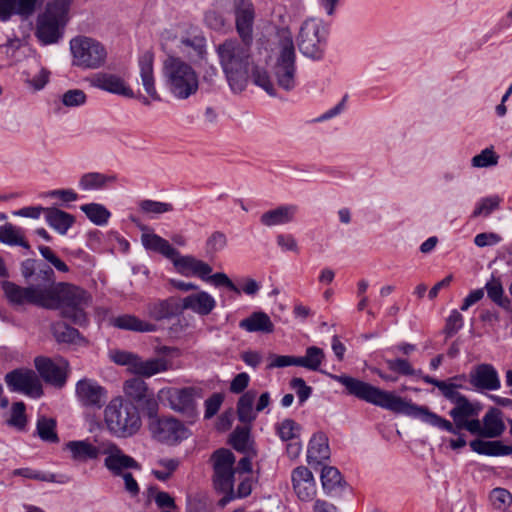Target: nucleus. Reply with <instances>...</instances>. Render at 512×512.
Segmentation results:
<instances>
[{
    "label": "nucleus",
    "instance_id": "obj_39",
    "mask_svg": "<svg viewBox=\"0 0 512 512\" xmlns=\"http://www.w3.org/2000/svg\"><path fill=\"white\" fill-rule=\"evenodd\" d=\"M36 279L39 280L37 284H32L36 290H44L46 292V302L53 306L56 304V298L54 297V289L56 288L54 281V271L49 267L45 266L38 270Z\"/></svg>",
    "mask_w": 512,
    "mask_h": 512
},
{
    "label": "nucleus",
    "instance_id": "obj_33",
    "mask_svg": "<svg viewBox=\"0 0 512 512\" xmlns=\"http://www.w3.org/2000/svg\"><path fill=\"white\" fill-rule=\"evenodd\" d=\"M44 213L47 224L60 235H65L75 222L72 214L58 208H46Z\"/></svg>",
    "mask_w": 512,
    "mask_h": 512
},
{
    "label": "nucleus",
    "instance_id": "obj_10",
    "mask_svg": "<svg viewBox=\"0 0 512 512\" xmlns=\"http://www.w3.org/2000/svg\"><path fill=\"white\" fill-rule=\"evenodd\" d=\"M328 36V28L319 18L306 19L299 30L298 47L301 53L311 59L323 57Z\"/></svg>",
    "mask_w": 512,
    "mask_h": 512
},
{
    "label": "nucleus",
    "instance_id": "obj_64",
    "mask_svg": "<svg viewBox=\"0 0 512 512\" xmlns=\"http://www.w3.org/2000/svg\"><path fill=\"white\" fill-rule=\"evenodd\" d=\"M500 199L497 196L483 198L476 206L473 216L478 217L480 215L488 216L493 210L498 208Z\"/></svg>",
    "mask_w": 512,
    "mask_h": 512
},
{
    "label": "nucleus",
    "instance_id": "obj_22",
    "mask_svg": "<svg viewBox=\"0 0 512 512\" xmlns=\"http://www.w3.org/2000/svg\"><path fill=\"white\" fill-rule=\"evenodd\" d=\"M293 489L302 501H310L316 495V483L312 472L304 466H299L291 474Z\"/></svg>",
    "mask_w": 512,
    "mask_h": 512
},
{
    "label": "nucleus",
    "instance_id": "obj_56",
    "mask_svg": "<svg viewBox=\"0 0 512 512\" xmlns=\"http://www.w3.org/2000/svg\"><path fill=\"white\" fill-rule=\"evenodd\" d=\"M301 427L292 419L283 420L277 427L278 435L283 441L297 437Z\"/></svg>",
    "mask_w": 512,
    "mask_h": 512
},
{
    "label": "nucleus",
    "instance_id": "obj_21",
    "mask_svg": "<svg viewBox=\"0 0 512 512\" xmlns=\"http://www.w3.org/2000/svg\"><path fill=\"white\" fill-rule=\"evenodd\" d=\"M177 48L189 58L204 59L207 54L205 37L192 25H188L185 34L181 35Z\"/></svg>",
    "mask_w": 512,
    "mask_h": 512
},
{
    "label": "nucleus",
    "instance_id": "obj_23",
    "mask_svg": "<svg viewBox=\"0 0 512 512\" xmlns=\"http://www.w3.org/2000/svg\"><path fill=\"white\" fill-rule=\"evenodd\" d=\"M299 207L296 204H283L265 211L260 216V222L265 227L288 225L295 221Z\"/></svg>",
    "mask_w": 512,
    "mask_h": 512
},
{
    "label": "nucleus",
    "instance_id": "obj_30",
    "mask_svg": "<svg viewBox=\"0 0 512 512\" xmlns=\"http://www.w3.org/2000/svg\"><path fill=\"white\" fill-rule=\"evenodd\" d=\"M145 504L147 507L155 506L158 512H179L174 497L168 492L159 490L156 486H150L145 491Z\"/></svg>",
    "mask_w": 512,
    "mask_h": 512
},
{
    "label": "nucleus",
    "instance_id": "obj_42",
    "mask_svg": "<svg viewBox=\"0 0 512 512\" xmlns=\"http://www.w3.org/2000/svg\"><path fill=\"white\" fill-rule=\"evenodd\" d=\"M0 242L10 246H21L27 250L30 249L29 243L24 239L22 229L11 223L0 226Z\"/></svg>",
    "mask_w": 512,
    "mask_h": 512
},
{
    "label": "nucleus",
    "instance_id": "obj_32",
    "mask_svg": "<svg viewBox=\"0 0 512 512\" xmlns=\"http://www.w3.org/2000/svg\"><path fill=\"white\" fill-rule=\"evenodd\" d=\"M168 368L169 362L163 357L143 360L140 356H137V360L133 365V370L131 373L149 378L155 374L167 371Z\"/></svg>",
    "mask_w": 512,
    "mask_h": 512
},
{
    "label": "nucleus",
    "instance_id": "obj_43",
    "mask_svg": "<svg viewBox=\"0 0 512 512\" xmlns=\"http://www.w3.org/2000/svg\"><path fill=\"white\" fill-rule=\"evenodd\" d=\"M147 391V384L141 378H131L123 384V392L131 402H143L147 398Z\"/></svg>",
    "mask_w": 512,
    "mask_h": 512
},
{
    "label": "nucleus",
    "instance_id": "obj_54",
    "mask_svg": "<svg viewBox=\"0 0 512 512\" xmlns=\"http://www.w3.org/2000/svg\"><path fill=\"white\" fill-rule=\"evenodd\" d=\"M137 356V354L124 350L114 349L109 351L110 360L118 365L127 366L130 372L133 370V365L137 360Z\"/></svg>",
    "mask_w": 512,
    "mask_h": 512
},
{
    "label": "nucleus",
    "instance_id": "obj_13",
    "mask_svg": "<svg viewBox=\"0 0 512 512\" xmlns=\"http://www.w3.org/2000/svg\"><path fill=\"white\" fill-rule=\"evenodd\" d=\"M36 370L42 379L55 386L63 387L67 380L68 373V362L62 358H48L44 356H38L34 360Z\"/></svg>",
    "mask_w": 512,
    "mask_h": 512
},
{
    "label": "nucleus",
    "instance_id": "obj_6",
    "mask_svg": "<svg viewBox=\"0 0 512 512\" xmlns=\"http://www.w3.org/2000/svg\"><path fill=\"white\" fill-rule=\"evenodd\" d=\"M272 73L277 85L291 91L296 86V53L291 32L282 29L278 32V43L275 48V63Z\"/></svg>",
    "mask_w": 512,
    "mask_h": 512
},
{
    "label": "nucleus",
    "instance_id": "obj_4",
    "mask_svg": "<svg viewBox=\"0 0 512 512\" xmlns=\"http://www.w3.org/2000/svg\"><path fill=\"white\" fill-rule=\"evenodd\" d=\"M108 431L118 438H129L138 433L142 420L138 407L121 396L112 398L104 409Z\"/></svg>",
    "mask_w": 512,
    "mask_h": 512
},
{
    "label": "nucleus",
    "instance_id": "obj_53",
    "mask_svg": "<svg viewBox=\"0 0 512 512\" xmlns=\"http://www.w3.org/2000/svg\"><path fill=\"white\" fill-rule=\"evenodd\" d=\"M157 465H159L162 469H153L152 474L160 481L168 480L173 472L178 468L179 461L177 459H160L157 461Z\"/></svg>",
    "mask_w": 512,
    "mask_h": 512
},
{
    "label": "nucleus",
    "instance_id": "obj_5",
    "mask_svg": "<svg viewBox=\"0 0 512 512\" xmlns=\"http://www.w3.org/2000/svg\"><path fill=\"white\" fill-rule=\"evenodd\" d=\"M70 5L71 0H54L37 17L35 36L42 45L56 44L62 38Z\"/></svg>",
    "mask_w": 512,
    "mask_h": 512
},
{
    "label": "nucleus",
    "instance_id": "obj_46",
    "mask_svg": "<svg viewBox=\"0 0 512 512\" xmlns=\"http://www.w3.org/2000/svg\"><path fill=\"white\" fill-rule=\"evenodd\" d=\"M189 24L181 23L177 24L175 26H171L170 28L164 29L160 34V45L161 48L168 52V54L171 53V44L176 43L180 44V37L181 35H184L187 27Z\"/></svg>",
    "mask_w": 512,
    "mask_h": 512
},
{
    "label": "nucleus",
    "instance_id": "obj_55",
    "mask_svg": "<svg viewBox=\"0 0 512 512\" xmlns=\"http://www.w3.org/2000/svg\"><path fill=\"white\" fill-rule=\"evenodd\" d=\"M472 166L485 168L495 166L498 163V156L492 148H486L480 154L475 155L471 160Z\"/></svg>",
    "mask_w": 512,
    "mask_h": 512
},
{
    "label": "nucleus",
    "instance_id": "obj_59",
    "mask_svg": "<svg viewBox=\"0 0 512 512\" xmlns=\"http://www.w3.org/2000/svg\"><path fill=\"white\" fill-rule=\"evenodd\" d=\"M386 364L391 371L397 372L402 375H419L421 371H416L408 360L397 358L387 359Z\"/></svg>",
    "mask_w": 512,
    "mask_h": 512
},
{
    "label": "nucleus",
    "instance_id": "obj_12",
    "mask_svg": "<svg viewBox=\"0 0 512 512\" xmlns=\"http://www.w3.org/2000/svg\"><path fill=\"white\" fill-rule=\"evenodd\" d=\"M105 455L104 466L114 476L122 475L129 469L140 470V464L114 442L106 440L102 444V454Z\"/></svg>",
    "mask_w": 512,
    "mask_h": 512
},
{
    "label": "nucleus",
    "instance_id": "obj_44",
    "mask_svg": "<svg viewBox=\"0 0 512 512\" xmlns=\"http://www.w3.org/2000/svg\"><path fill=\"white\" fill-rule=\"evenodd\" d=\"M324 359V351L317 346L308 347L304 356L297 357L298 366L311 371H321L320 367Z\"/></svg>",
    "mask_w": 512,
    "mask_h": 512
},
{
    "label": "nucleus",
    "instance_id": "obj_20",
    "mask_svg": "<svg viewBox=\"0 0 512 512\" xmlns=\"http://www.w3.org/2000/svg\"><path fill=\"white\" fill-rule=\"evenodd\" d=\"M254 5L251 0H237L235 8L236 30L241 40L253 41Z\"/></svg>",
    "mask_w": 512,
    "mask_h": 512
},
{
    "label": "nucleus",
    "instance_id": "obj_40",
    "mask_svg": "<svg viewBox=\"0 0 512 512\" xmlns=\"http://www.w3.org/2000/svg\"><path fill=\"white\" fill-rule=\"evenodd\" d=\"M257 393L254 390L245 392L237 402V416L240 422L249 424L256 419V409H253V405L256 399Z\"/></svg>",
    "mask_w": 512,
    "mask_h": 512
},
{
    "label": "nucleus",
    "instance_id": "obj_1",
    "mask_svg": "<svg viewBox=\"0 0 512 512\" xmlns=\"http://www.w3.org/2000/svg\"><path fill=\"white\" fill-rule=\"evenodd\" d=\"M330 377L342 384L349 395L355 396L373 405L387 409L394 413L404 414L413 418L421 419L423 422L445 430L452 434H458V430L466 429L472 434L483 437V422L478 419H466L458 426L430 411L426 406H418L406 401L392 392L381 390L369 383L353 378L348 375H330Z\"/></svg>",
    "mask_w": 512,
    "mask_h": 512
},
{
    "label": "nucleus",
    "instance_id": "obj_29",
    "mask_svg": "<svg viewBox=\"0 0 512 512\" xmlns=\"http://www.w3.org/2000/svg\"><path fill=\"white\" fill-rule=\"evenodd\" d=\"M153 63L154 56L152 53L145 52L143 55H141L139 58L140 77L145 92L151 97L152 100L160 101V95L158 94L155 87Z\"/></svg>",
    "mask_w": 512,
    "mask_h": 512
},
{
    "label": "nucleus",
    "instance_id": "obj_8",
    "mask_svg": "<svg viewBox=\"0 0 512 512\" xmlns=\"http://www.w3.org/2000/svg\"><path fill=\"white\" fill-rule=\"evenodd\" d=\"M72 65L82 70H97L105 66L108 58L106 46L99 40L78 35L69 42Z\"/></svg>",
    "mask_w": 512,
    "mask_h": 512
},
{
    "label": "nucleus",
    "instance_id": "obj_60",
    "mask_svg": "<svg viewBox=\"0 0 512 512\" xmlns=\"http://www.w3.org/2000/svg\"><path fill=\"white\" fill-rule=\"evenodd\" d=\"M227 245V237L223 232H213L206 241V251L215 254L222 251Z\"/></svg>",
    "mask_w": 512,
    "mask_h": 512
},
{
    "label": "nucleus",
    "instance_id": "obj_24",
    "mask_svg": "<svg viewBox=\"0 0 512 512\" xmlns=\"http://www.w3.org/2000/svg\"><path fill=\"white\" fill-rule=\"evenodd\" d=\"M104 441L94 440H74L65 445V449L70 452L74 461L86 462L97 459L102 454V444Z\"/></svg>",
    "mask_w": 512,
    "mask_h": 512
},
{
    "label": "nucleus",
    "instance_id": "obj_14",
    "mask_svg": "<svg viewBox=\"0 0 512 512\" xmlns=\"http://www.w3.org/2000/svg\"><path fill=\"white\" fill-rule=\"evenodd\" d=\"M5 381L10 390L33 398H38L43 393L38 376L30 369L13 370L5 376Z\"/></svg>",
    "mask_w": 512,
    "mask_h": 512
},
{
    "label": "nucleus",
    "instance_id": "obj_28",
    "mask_svg": "<svg viewBox=\"0 0 512 512\" xmlns=\"http://www.w3.org/2000/svg\"><path fill=\"white\" fill-rule=\"evenodd\" d=\"M179 311L180 307L173 298L150 301L144 309L145 315L154 321L170 319L177 315Z\"/></svg>",
    "mask_w": 512,
    "mask_h": 512
},
{
    "label": "nucleus",
    "instance_id": "obj_50",
    "mask_svg": "<svg viewBox=\"0 0 512 512\" xmlns=\"http://www.w3.org/2000/svg\"><path fill=\"white\" fill-rule=\"evenodd\" d=\"M55 428L56 422L52 418L41 417L37 421V434L43 441L51 443L59 441Z\"/></svg>",
    "mask_w": 512,
    "mask_h": 512
},
{
    "label": "nucleus",
    "instance_id": "obj_18",
    "mask_svg": "<svg viewBox=\"0 0 512 512\" xmlns=\"http://www.w3.org/2000/svg\"><path fill=\"white\" fill-rule=\"evenodd\" d=\"M170 261L175 270L186 277L194 276L205 280L212 272V267L208 263L192 255H181L178 250H176V255Z\"/></svg>",
    "mask_w": 512,
    "mask_h": 512
},
{
    "label": "nucleus",
    "instance_id": "obj_35",
    "mask_svg": "<svg viewBox=\"0 0 512 512\" xmlns=\"http://www.w3.org/2000/svg\"><path fill=\"white\" fill-rule=\"evenodd\" d=\"M240 328L248 332L272 333L274 324L270 317L262 311L254 312L239 323Z\"/></svg>",
    "mask_w": 512,
    "mask_h": 512
},
{
    "label": "nucleus",
    "instance_id": "obj_58",
    "mask_svg": "<svg viewBox=\"0 0 512 512\" xmlns=\"http://www.w3.org/2000/svg\"><path fill=\"white\" fill-rule=\"evenodd\" d=\"M87 96L81 89H70L62 95V103L66 107H79L86 103Z\"/></svg>",
    "mask_w": 512,
    "mask_h": 512
},
{
    "label": "nucleus",
    "instance_id": "obj_11",
    "mask_svg": "<svg viewBox=\"0 0 512 512\" xmlns=\"http://www.w3.org/2000/svg\"><path fill=\"white\" fill-rule=\"evenodd\" d=\"M149 428L155 439L169 445L176 444L189 435L184 424L172 417L154 418Z\"/></svg>",
    "mask_w": 512,
    "mask_h": 512
},
{
    "label": "nucleus",
    "instance_id": "obj_48",
    "mask_svg": "<svg viewBox=\"0 0 512 512\" xmlns=\"http://www.w3.org/2000/svg\"><path fill=\"white\" fill-rule=\"evenodd\" d=\"M139 209L144 215L157 218L161 214L172 212L174 207L171 203L144 199L139 202Z\"/></svg>",
    "mask_w": 512,
    "mask_h": 512
},
{
    "label": "nucleus",
    "instance_id": "obj_49",
    "mask_svg": "<svg viewBox=\"0 0 512 512\" xmlns=\"http://www.w3.org/2000/svg\"><path fill=\"white\" fill-rule=\"evenodd\" d=\"M484 289L487 292L488 297L498 306L508 309L510 300L504 296V289L502 283L497 278H492L485 284Z\"/></svg>",
    "mask_w": 512,
    "mask_h": 512
},
{
    "label": "nucleus",
    "instance_id": "obj_17",
    "mask_svg": "<svg viewBox=\"0 0 512 512\" xmlns=\"http://www.w3.org/2000/svg\"><path fill=\"white\" fill-rule=\"evenodd\" d=\"M2 287L6 297L12 304L24 305L29 303L41 307L50 305L46 302V292L44 290H36L33 285L21 287L12 282H4Z\"/></svg>",
    "mask_w": 512,
    "mask_h": 512
},
{
    "label": "nucleus",
    "instance_id": "obj_27",
    "mask_svg": "<svg viewBox=\"0 0 512 512\" xmlns=\"http://www.w3.org/2000/svg\"><path fill=\"white\" fill-rule=\"evenodd\" d=\"M471 384L484 390H497L500 380L496 369L490 364L477 365L470 373Z\"/></svg>",
    "mask_w": 512,
    "mask_h": 512
},
{
    "label": "nucleus",
    "instance_id": "obj_19",
    "mask_svg": "<svg viewBox=\"0 0 512 512\" xmlns=\"http://www.w3.org/2000/svg\"><path fill=\"white\" fill-rule=\"evenodd\" d=\"M87 81L92 87L104 90L106 92L125 96L128 98L134 97V92L132 89L118 75L100 72L90 76Z\"/></svg>",
    "mask_w": 512,
    "mask_h": 512
},
{
    "label": "nucleus",
    "instance_id": "obj_15",
    "mask_svg": "<svg viewBox=\"0 0 512 512\" xmlns=\"http://www.w3.org/2000/svg\"><path fill=\"white\" fill-rule=\"evenodd\" d=\"M158 398L160 401L167 403L176 412L183 413L189 417L195 415L193 388H163L158 392Z\"/></svg>",
    "mask_w": 512,
    "mask_h": 512
},
{
    "label": "nucleus",
    "instance_id": "obj_37",
    "mask_svg": "<svg viewBox=\"0 0 512 512\" xmlns=\"http://www.w3.org/2000/svg\"><path fill=\"white\" fill-rule=\"evenodd\" d=\"M483 437L497 438L505 431V424L502 419V412L499 409L491 408L484 415Z\"/></svg>",
    "mask_w": 512,
    "mask_h": 512
},
{
    "label": "nucleus",
    "instance_id": "obj_7",
    "mask_svg": "<svg viewBox=\"0 0 512 512\" xmlns=\"http://www.w3.org/2000/svg\"><path fill=\"white\" fill-rule=\"evenodd\" d=\"M54 293L56 304L45 308L62 307L63 315L75 324L84 325L87 322L85 309L91 303V296L85 290L71 284L59 283Z\"/></svg>",
    "mask_w": 512,
    "mask_h": 512
},
{
    "label": "nucleus",
    "instance_id": "obj_16",
    "mask_svg": "<svg viewBox=\"0 0 512 512\" xmlns=\"http://www.w3.org/2000/svg\"><path fill=\"white\" fill-rule=\"evenodd\" d=\"M75 394L81 406L89 409H101L107 400V390L98 382L84 378L76 383Z\"/></svg>",
    "mask_w": 512,
    "mask_h": 512
},
{
    "label": "nucleus",
    "instance_id": "obj_25",
    "mask_svg": "<svg viewBox=\"0 0 512 512\" xmlns=\"http://www.w3.org/2000/svg\"><path fill=\"white\" fill-rule=\"evenodd\" d=\"M216 308L215 298L204 290L189 294L182 299L181 309L199 316H207Z\"/></svg>",
    "mask_w": 512,
    "mask_h": 512
},
{
    "label": "nucleus",
    "instance_id": "obj_51",
    "mask_svg": "<svg viewBox=\"0 0 512 512\" xmlns=\"http://www.w3.org/2000/svg\"><path fill=\"white\" fill-rule=\"evenodd\" d=\"M52 333L57 342L74 343L79 337V332L64 322H57L52 325Z\"/></svg>",
    "mask_w": 512,
    "mask_h": 512
},
{
    "label": "nucleus",
    "instance_id": "obj_41",
    "mask_svg": "<svg viewBox=\"0 0 512 512\" xmlns=\"http://www.w3.org/2000/svg\"><path fill=\"white\" fill-rule=\"evenodd\" d=\"M116 177L105 175L99 172H89L83 174L79 179V187L83 191L101 190L110 182H115Z\"/></svg>",
    "mask_w": 512,
    "mask_h": 512
},
{
    "label": "nucleus",
    "instance_id": "obj_63",
    "mask_svg": "<svg viewBox=\"0 0 512 512\" xmlns=\"http://www.w3.org/2000/svg\"><path fill=\"white\" fill-rule=\"evenodd\" d=\"M490 500L495 508L502 509L511 504L512 495L504 488H495L490 493Z\"/></svg>",
    "mask_w": 512,
    "mask_h": 512
},
{
    "label": "nucleus",
    "instance_id": "obj_57",
    "mask_svg": "<svg viewBox=\"0 0 512 512\" xmlns=\"http://www.w3.org/2000/svg\"><path fill=\"white\" fill-rule=\"evenodd\" d=\"M213 284L215 287H226L230 291H233L235 294L240 295L241 289L238 288L232 280L227 276V274L223 272H217L215 274H209L207 278L204 280Z\"/></svg>",
    "mask_w": 512,
    "mask_h": 512
},
{
    "label": "nucleus",
    "instance_id": "obj_38",
    "mask_svg": "<svg viewBox=\"0 0 512 512\" xmlns=\"http://www.w3.org/2000/svg\"><path fill=\"white\" fill-rule=\"evenodd\" d=\"M470 447L474 452L487 456H505L512 454V447L504 445L500 441L475 439L470 442Z\"/></svg>",
    "mask_w": 512,
    "mask_h": 512
},
{
    "label": "nucleus",
    "instance_id": "obj_2",
    "mask_svg": "<svg viewBox=\"0 0 512 512\" xmlns=\"http://www.w3.org/2000/svg\"><path fill=\"white\" fill-rule=\"evenodd\" d=\"M251 44L241 39H226L216 47L219 64L233 92L239 93L245 89L251 66L254 84L274 96V84L266 70L260 67L259 61L251 56Z\"/></svg>",
    "mask_w": 512,
    "mask_h": 512
},
{
    "label": "nucleus",
    "instance_id": "obj_3",
    "mask_svg": "<svg viewBox=\"0 0 512 512\" xmlns=\"http://www.w3.org/2000/svg\"><path fill=\"white\" fill-rule=\"evenodd\" d=\"M161 77L165 89L176 100H187L199 90V73L191 63L175 54H167L163 60Z\"/></svg>",
    "mask_w": 512,
    "mask_h": 512
},
{
    "label": "nucleus",
    "instance_id": "obj_47",
    "mask_svg": "<svg viewBox=\"0 0 512 512\" xmlns=\"http://www.w3.org/2000/svg\"><path fill=\"white\" fill-rule=\"evenodd\" d=\"M80 209L92 223L98 226L105 225L111 216L107 208L98 203L84 204Z\"/></svg>",
    "mask_w": 512,
    "mask_h": 512
},
{
    "label": "nucleus",
    "instance_id": "obj_52",
    "mask_svg": "<svg viewBox=\"0 0 512 512\" xmlns=\"http://www.w3.org/2000/svg\"><path fill=\"white\" fill-rule=\"evenodd\" d=\"M342 477L339 470L335 467L325 466L321 472V483L324 491L332 492L336 487L340 486Z\"/></svg>",
    "mask_w": 512,
    "mask_h": 512
},
{
    "label": "nucleus",
    "instance_id": "obj_9",
    "mask_svg": "<svg viewBox=\"0 0 512 512\" xmlns=\"http://www.w3.org/2000/svg\"><path fill=\"white\" fill-rule=\"evenodd\" d=\"M213 462V483L217 491L225 495L219 500L218 505L225 507L230 501L235 499L234 468L235 457L234 454L228 449H219L215 451L211 457Z\"/></svg>",
    "mask_w": 512,
    "mask_h": 512
},
{
    "label": "nucleus",
    "instance_id": "obj_26",
    "mask_svg": "<svg viewBox=\"0 0 512 512\" xmlns=\"http://www.w3.org/2000/svg\"><path fill=\"white\" fill-rule=\"evenodd\" d=\"M51 72L41 65L37 59L26 62L22 71L24 83L34 91L42 90L49 82Z\"/></svg>",
    "mask_w": 512,
    "mask_h": 512
},
{
    "label": "nucleus",
    "instance_id": "obj_62",
    "mask_svg": "<svg viewBox=\"0 0 512 512\" xmlns=\"http://www.w3.org/2000/svg\"><path fill=\"white\" fill-rule=\"evenodd\" d=\"M231 443L237 451H245L249 443V429L237 427L231 435Z\"/></svg>",
    "mask_w": 512,
    "mask_h": 512
},
{
    "label": "nucleus",
    "instance_id": "obj_61",
    "mask_svg": "<svg viewBox=\"0 0 512 512\" xmlns=\"http://www.w3.org/2000/svg\"><path fill=\"white\" fill-rule=\"evenodd\" d=\"M9 425L23 429L26 425L25 405L23 402H16L11 408V416L7 421Z\"/></svg>",
    "mask_w": 512,
    "mask_h": 512
},
{
    "label": "nucleus",
    "instance_id": "obj_31",
    "mask_svg": "<svg viewBox=\"0 0 512 512\" xmlns=\"http://www.w3.org/2000/svg\"><path fill=\"white\" fill-rule=\"evenodd\" d=\"M330 448L328 444V437L323 432L315 433L309 441L307 451V461L309 464L321 463L329 459Z\"/></svg>",
    "mask_w": 512,
    "mask_h": 512
},
{
    "label": "nucleus",
    "instance_id": "obj_45",
    "mask_svg": "<svg viewBox=\"0 0 512 512\" xmlns=\"http://www.w3.org/2000/svg\"><path fill=\"white\" fill-rule=\"evenodd\" d=\"M450 416L452 417L454 424L458 426L464 420L470 417H476L479 414V408L473 405L467 397L462 399L461 401L455 403V407L450 410Z\"/></svg>",
    "mask_w": 512,
    "mask_h": 512
},
{
    "label": "nucleus",
    "instance_id": "obj_34",
    "mask_svg": "<svg viewBox=\"0 0 512 512\" xmlns=\"http://www.w3.org/2000/svg\"><path fill=\"white\" fill-rule=\"evenodd\" d=\"M113 325L119 329L141 333L155 332L157 330V326L154 323L142 320L131 314H124L114 318Z\"/></svg>",
    "mask_w": 512,
    "mask_h": 512
},
{
    "label": "nucleus",
    "instance_id": "obj_36",
    "mask_svg": "<svg viewBox=\"0 0 512 512\" xmlns=\"http://www.w3.org/2000/svg\"><path fill=\"white\" fill-rule=\"evenodd\" d=\"M145 249L156 252L171 260L176 255V250L166 239L154 233H144L141 236Z\"/></svg>",
    "mask_w": 512,
    "mask_h": 512
}]
</instances>
